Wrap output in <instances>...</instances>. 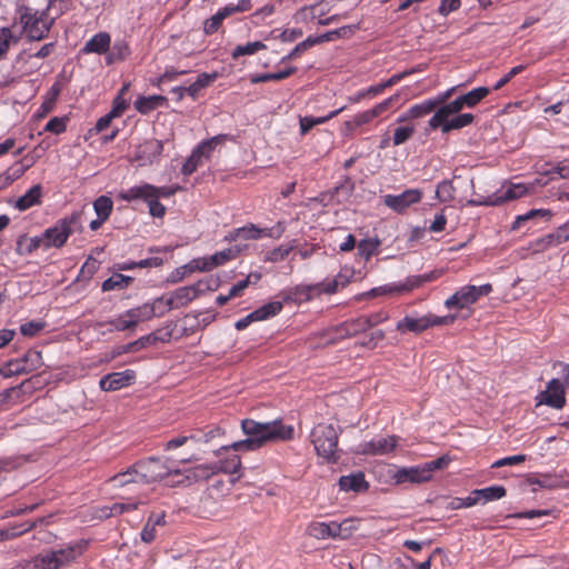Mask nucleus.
<instances>
[{
  "label": "nucleus",
  "instance_id": "nucleus-38",
  "mask_svg": "<svg viewBox=\"0 0 569 569\" xmlns=\"http://www.w3.org/2000/svg\"><path fill=\"white\" fill-rule=\"evenodd\" d=\"M131 278L121 273H114L102 282L103 291H111L114 289H124L131 282Z\"/></svg>",
  "mask_w": 569,
  "mask_h": 569
},
{
  "label": "nucleus",
  "instance_id": "nucleus-30",
  "mask_svg": "<svg viewBox=\"0 0 569 569\" xmlns=\"http://www.w3.org/2000/svg\"><path fill=\"white\" fill-rule=\"evenodd\" d=\"M142 501L134 500L129 502H116L111 507H103L100 511V518H109L112 516L122 515L123 512L136 510Z\"/></svg>",
  "mask_w": 569,
  "mask_h": 569
},
{
  "label": "nucleus",
  "instance_id": "nucleus-4",
  "mask_svg": "<svg viewBox=\"0 0 569 569\" xmlns=\"http://www.w3.org/2000/svg\"><path fill=\"white\" fill-rule=\"evenodd\" d=\"M240 248L231 247L222 251L216 252L210 257L192 259L187 264L177 269L176 273L178 278L173 279V281L182 280L186 276L196 271L207 272L219 266H223L226 262L234 259L240 253Z\"/></svg>",
  "mask_w": 569,
  "mask_h": 569
},
{
  "label": "nucleus",
  "instance_id": "nucleus-32",
  "mask_svg": "<svg viewBox=\"0 0 569 569\" xmlns=\"http://www.w3.org/2000/svg\"><path fill=\"white\" fill-rule=\"evenodd\" d=\"M396 328L401 333H406V332L420 333L426 330V323H425L423 317H421V318L405 317L401 321H399L397 323Z\"/></svg>",
  "mask_w": 569,
  "mask_h": 569
},
{
  "label": "nucleus",
  "instance_id": "nucleus-56",
  "mask_svg": "<svg viewBox=\"0 0 569 569\" xmlns=\"http://www.w3.org/2000/svg\"><path fill=\"white\" fill-rule=\"evenodd\" d=\"M549 216H551V212L547 209H532L525 214L518 216L512 228L517 229L520 227V224L522 222L533 219L536 217H549Z\"/></svg>",
  "mask_w": 569,
  "mask_h": 569
},
{
  "label": "nucleus",
  "instance_id": "nucleus-24",
  "mask_svg": "<svg viewBox=\"0 0 569 569\" xmlns=\"http://www.w3.org/2000/svg\"><path fill=\"white\" fill-rule=\"evenodd\" d=\"M339 487L343 491L361 492L367 490L368 482L362 472L342 476L339 479Z\"/></svg>",
  "mask_w": 569,
  "mask_h": 569
},
{
  "label": "nucleus",
  "instance_id": "nucleus-31",
  "mask_svg": "<svg viewBox=\"0 0 569 569\" xmlns=\"http://www.w3.org/2000/svg\"><path fill=\"white\" fill-rule=\"evenodd\" d=\"M228 139L227 134H218L208 140L202 141L196 150L201 154L204 160L210 159L212 151L218 147L222 146Z\"/></svg>",
  "mask_w": 569,
  "mask_h": 569
},
{
  "label": "nucleus",
  "instance_id": "nucleus-29",
  "mask_svg": "<svg viewBox=\"0 0 569 569\" xmlns=\"http://www.w3.org/2000/svg\"><path fill=\"white\" fill-rule=\"evenodd\" d=\"M439 106V101L436 100H426L421 103L412 106L409 110L407 116H402L398 119V121H405L408 118H420L426 114H429L432 112L437 107Z\"/></svg>",
  "mask_w": 569,
  "mask_h": 569
},
{
  "label": "nucleus",
  "instance_id": "nucleus-19",
  "mask_svg": "<svg viewBox=\"0 0 569 569\" xmlns=\"http://www.w3.org/2000/svg\"><path fill=\"white\" fill-rule=\"evenodd\" d=\"M398 97L399 94L389 97L383 101L377 103L373 108L356 114L353 117L355 123L358 124L359 127L370 123L375 118L380 117L381 114L387 112L391 108V106L397 101Z\"/></svg>",
  "mask_w": 569,
  "mask_h": 569
},
{
  "label": "nucleus",
  "instance_id": "nucleus-23",
  "mask_svg": "<svg viewBox=\"0 0 569 569\" xmlns=\"http://www.w3.org/2000/svg\"><path fill=\"white\" fill-rule=\"evenodd\" d=\"M111 38L107 32H99L86 42L82 51L84 53L102 54L110 48Z\"/></svg>",
  "mask_w": 569,
  "mask_h": 569
},
{
  "label": "nucleus",
  "instance_id": "nucleus-43",
  "mask_svg": "<svg viewBox=\"0 0 569 569\" xmlns=\"http://www.w3.org/2000/svg\"><path fill=\"white\" fill-rule=\"evenodd\" d=\"M296 248V243L281 244L267 252L264 260L269 262H279L284 260L289 253Z\"/></svg>",
  "mask_w": 569,
  "mask_h": 569
},
{
  "label": "nucleus",
  "instance_id": "nucleus-54",
  "mask_svg": "<svg viewBox=\"0 0 569 569\" xmlns=\"http://www.w3.org/2000/svg\"><path fill=\"white\" fill-rule=\"evenodd\" d=\"M138 199H141L148 203L149 212L152 217L162 218L164 216L166 207L158 201L159 199L157 197H138Z\"/></svg>",
  "mask_w": 569,
  "mask_h": 569
},
{
  "label": "nucleus",
  "instance_id": "nucleus-12",
  "mask_svg": "<svg viewBox=\"0 0 569 569\" xmlns=\"http://www.w3.org/2000/svg\"><path fill=\"white\" fill-rule=\"evenodd\" d=\"M396 436H378L369 441L361 442L356 452L359 455L383 456L392 452L398 446Z\"/></svg>",
  "mask_w": 569,
  "mask_h": 569
},
{
  "label": "nucleus",
  "instance_id": "nucleus-11",
  "mask_svg": "<svg viewBox=\"0 0 569 569\" xmlns=\"http://www.w3.org/2000/svg\"><path fill=\"white\" fill-rule=\"evenodd\" d=\"M178 190H180L179 186L173 187H154L149 183H143L140 186H134L129 188L128 190L121 192V199L126 201L137 200L138 197H157L159 198H168L173 196Z\"/></svg>",
  "mask_w": 569,
  "mask_h": 569
},
{
  "label": "nucleus",
  "instance_id": "nucleus-9",
  "mask_svg": "<svg viewBox=\"0 0 569 569\" xmlns=\"http://www.w3.org/2000/svg\"><path fill=\"white\" fill-rule=\"evenodd\" d=\"M79 219L80 213H73L69 219L60 220L53 227L47 229L42 234L44 238V249L63 246L72 232L71 226Z\"/></svg>",
  "mask_w": 569,
  "mask_h": 569
},
{
  "label": "nucleus",
  "instance_id": "nucleus-58",
  "mask_svg": "<svg viewBox=\"0 0 569 569\" xmlns=\"http://www.w3.org/2000/svg\"><path fill=\"white\" fill-rule=\"evenodd\" d=\"M340 278H341V274H338V277L336 279H333L332 281H329L327 283H319L317 286L310 287V290L317 291L318 293H320V292L335 293L338 290Z\"/></svg>",
  "mask_w": 569,
  "mask_h": 569
},
{
  "label": "nucleus",
  "instance_id": "nucleus-53",
  "mask_svg": "<svg viewBox=\"0 0 569 569\" xmlns=\"http://www.w3.org/2000/svg\"><path fill=\"white\" fill-rule=\"evenodd\" d=\"M415 133L413 126L398 127L393 133V146H400L409 140Z\"/></svg>",
  "mask_w": 569,
  "mask_h": 569
},
{
  "label": "nucleus",
  "instance_id": "nucleus-5",
  "mask_svg": "<svg viewBox=\"0 0 569 569\" xmlns=\"http://www.w3.org/2000/svg\"><path fill=\"white\" fill-rule=\"evenodd\" d=\"M17 21L21 27L22 34L28 40L40 41L48 36L56 18L50 14L17 12Z\"/></svg>",
  "mask_w": 569,
  "mask_h": 569
},
{
  "label": "nucleus",
  "instance_id": "nucleus-26",
  "mask_svg": "<svg viewBox=\"0 0 569 569\" xmlns=\"http://www.w3.org/2000/svg\"><path fill=\"white\" fill-rule=\"evenodd\" d=\"M369 330L367 318L360 316L356 319L343 322L339 328L341 338L357 336Z\"/></svg>",
  "mask_w": 569,
  "mask_h": 569
},
{
  "label": "nucleus",
  "instance_id": "nucleus-14",
  "mask_svg": "<svg viewBox=\"0 0 569 569\" xmlns=\"http://www.w3.org/2000/svg\"><path fill=\"white\" fill-rule=\"evenodd\" d=\"M422 198V192L419 189H408L401 194H387L383 202L387 207L397 212L405 211L411 204L418 203Z\"/></svg>",
  "mask_w": 569,
  "mask_h": 569
},
{
  "label": "nucleus",
  "instance_id": "nucleus-27",
  "mask_svg": "<svg viewBox=\"0 0 569 569\" xmlns=\"http://www.w3.org/2000/svg\"><path fill=\"white\" fill-rule=\"evenodd\" d=\"M219 472L218 463H206L194 467L188 471L186 479L188 481L207 480Z\"/></svg>",
  "mask_w": 569,
  "mask_h": 569
},
{
  "label": "nucleus",
  "instance_id": "nucleus-16",
  "mask_svg": "<svg viewBox=\"0 0 569 569\" xmlns=\"http://www.w3.org/2000/svg\"><path fill=\"white\" fill-rule=\"evenodd\" d=\"M566 397L562 383L558 379H552L547 389L539 395V405H547L556 409L565 406Z\"/></svg>",
  "mask_w": 569,
  "mask_h": 569
},
{
  "label": "nucleus",
  "instance_id": "nucleus-55",
  "mask_svg": "<svg viewBox=\"0 0 569 569\" xmlns=\"http://www.w3.org/2000/svg\"><path fill=\"white\" fill-rule=\"evenodd\" d=\"M161 301H163V298H157L152 303H144L140 307H137L140 320L147 321L152 319L156 316L157 305Z\"/></svg>",
  "mask_w": 569,
  "mask_h": 569
},
{
  "label": "nucleus",
  "instance_id": "nucleus-61",
  "mask_svg": "<svg viewBox=\"0 0 569 569\" xmlns=\"http://www.w3.org/2000/svg\"><path fill=\"white\" fill-rule=\"evenodd\" d=\"M315 46V41L311 40V37H308L306 40H303L302 42L298 43L293 50L287 56L284 57L282 60H292L295 59L296 57H298L300 53H302L303 51H306L307 49H309L310 47Z\"/></svg>",
  "mask_w": 569,
  "mask_h": 569
},
{
  "label": "nucleus",
  "instance_id": "nucleus-33",
  "mask_svg": "<svg viewBox=\"0 0 569 569\" xmlns=\"http://www.w3.org/2000/svg\"><path fill=\"white\" fill-rule=\"evenodd\" d=\"M167 99L163 96L141 97L136 101V108L141 113H148L151 110L162 106Z\"/></svg>",
  "mask_w": 569,
  "mask_h": 569
},
{
  "label": "nucleus",
  "instance_id": "nucleus-39",
  "mask_svg": "<svg viewBox=\"0 0 569 569\" xmlns=\"http://www.w3.org/2000/svg\"><path fill=\"white\" fill-rule=\"evenodd\" d=\"M99 327H107L108 332H112L114 330L117 331H124L132 328V322L129 321V319L126 317V312L121 313L119 317L111 321L107 322H99Z\"/></svg>",
  "mask_w": 569,
  "mask_h": 569
},
{
  "label": "nucleus",
  "instance_id": "nucleus-8",
  "mask_svg": "<svg viewBox=\"0 0 569 569\" xmlns=\"http://www.w3.org/2000/svg\"><path fill=\"white\" fill-rule=\"evenodd\" d=\"M491 291L492 287L489 283L479 287L465 286L445 301V307L448 309H465L475 303L480 297L487 296Z\"/></svg>",
  "mask_w": 569,
  "mask_h": 569
},
{
  "label": "nucleus",
  "instance_id": "nucleus-44",
  "mask_svg": "<svg viewBox=\"0 0 569 569\" xmlns=\"http://www.w3.org/2000/svg\"><path fill=\"white\" fill-rule=\"evenodd\" d=\"M34 527L33 522L23 523L20 526H13L8 529L0 530V542L11 540L19 537L20 535L30 531Z\"/></svg>",
  "mask_w": 569,
  "mask_h": 569
},
{
  "label": "nucleus",
  "instance_id": "nucleus-59",
  "mask_svg": "<svg viewBox=\"0 0 569 569\" xmlns=\"http://www.w3.org/2000/svg\"><path fill=\"white\" fill-rule=\"evenodd\" d=\"M12 41V33L8 28L0 29V59L7 53Z\"/></svg>",
  "mask_w": 569,
  "mask_h": 569
},
{
  "label": "nucleus",
  "instance_id": "nucleus-28",
  "mask_svg": "<svg viewBox=\"0 0 569 569\" xmlns=\"http://www.w3.org/2000/svg\"><path fill=\"white\" fill-rule=\"evenodd\" d=\"M41 196H42L41 186L36 184L17 200L16 208H18L20 211H24V210L31 208L32 206L39 203Z\"/></svg>",
  "mask_w": 569,
  "mask_h": 569
},
{
  "label": "nucleus",
  "instance_id": "nucleus-10",
  "mask_svg": "<svg viewBox=\"0 0 569 569\" xmlns=\"http://www.w3.org/2000/svg\"><path fill=\"white\" fill-rule=\"evenodd\" d=\"M204 282L198 281L194 284L180 287L170 292L167 297H162L167 310L180 309L194 300L203 291Z\"/></svg>",
  "mask_w": 569,
  "mask_h": 569
},
{
  "label": "nucleus",
  "instance_id": "nucleus-34",
  "mask_svg": "<svg viewBox=\"0 0 569 569\" xmlns=\"http://www.w3.org/2000/svg\"><path fill=\"white\" fill-rule=\"evenodd\" d=\"M267 46L261 41L248 42L246 44L237 46L231 52L232 59L237 60L242 56H252L258 51L264 50Z\"/></svg>",
  "mask_w": 569,
  "mask_h": 569
},
{
  "label": "nucleus",
  "instance_id": "nucleus-6",
  "mask_svg": "<svg viewBox=\"0 0 569 569\" xmlns=\"http://www.w3.org/2000/svg\"><path fill=\"white\" fill-rule=\"evenodd\" d=\"M502 189L491 196L483 197L476 194L475 198L467 201L469 206H499L505 201L515 200L530 193V187L525 183H508Z\"/></svg>",
  "mask_w": 569,
  "mask_h": 569
},
{
  "label": "nucleus",
  "instance_id": "nucleus-22",
  "mask_svg": "<svg viewBox=\"0 0 569 569\" xmlns=\"http://www.w3.org/2000/svg\"><path fill=\"white\" fill-rule=\"evenodd\" d=\"M56 0H18L17 12L50 14Z\"/></svg>",
  "mask_w": 569,
  "mask_h": 569
},
{
  "label": "nucleus",
  "instance_id": "nucleus-37",
  "mask_svg": "<svg viewBox=\"0 0 569 569\" xmlns=\"http://www.w3.org/2000/svg\"><path fill=\"white\" fill-rule=\"evenodd\" d=\"M282 302L272 301L253 311L256 320L261 321L278 315L282 310Z\"/></svg>",
  "mask_w": 569,
  "mask_h": 569
},
{
  "label": "nucleus",
  "instance_id": "nucleus-48",
  "mask_svg": "<svg viewBox=\"0 0 569 569\" xmlns=\"http://www.w3.org/2000/svg\"><path fill=\"white\" fill-rule=\"evenodd\" d=\"M129 52V46L124 41H117L107 57V62L111 64L114 61L123 60Z\"/></svg>",
  "mask_w": 569,
  "mask_h": 569
},
{
  "label": "nucleus",
  "instance_id": "nucleus-64",
  "mask_svg": "<svg viewBox=\"0 0 569 569\" xmlns=\"http://www.w3.org/2000/svg\"><path fill=\"white\" fill-rule=\"evenodd\" d=\"M23 361L28 365L29 370H34L41 362V353L36 350H30L24 355Z\"/></svg>",
  "mask_w": 569,
  "mask_h": 569
},
{
  "label": "nucleus",
  "instance_id": "nucleus-52",
  "mask_svg": "<svg viewBox=\"0 0 569 569\" xmlns=\"http://www.w3.org/2000/svg\"><path fill=\"white\" fill-rule=\"evenodd\" d=\"M217 463L219 472L222 471L226 473H237L241 468V460L237 455H233L232 457Z\"/></svg>",
  "mask_w": 569,
  "mask_h": 569
},
{
  "label": "nucleus",
  "instance_id": "nucleus-49",
  "mask_svg": "<svg viewBox=\"0 0 569 569\" xmlns=\"http://www.w3.org/2000/svg\"><path fill=\"white\" fill-rule=\"evenodd\" d=\"M204 159L199 154V152L194 149L190 157L187 159V161L182 166V173L184 176H190L193 173L198 167L203 164Z\"/></svg>",
  "mask_w": 569,
  "mask_h": 569
},
{
  "label": "nucleus",
  "instance_id": "nucleus-25",
  "mask_svg": "<svg viewBox=\"0 0 569 569\" xmlns=\"http://www.w3.org/2000/svg\"><path fill=\"white\" fill-rule=\"evenodd\" d=\"M472 121H473L472 113L455 114L451 117H446L445 120L439 124L438 128H441V131L443 133H448L451 130L462 129V128L471 124Z\"/></svg>",
  "mask_w": 569,
  "mask_h": 569
},
{
  "label": "nucleus",
  "instance_id": "nucleus-21",
  "mask_svg": "<svg viewBox=\"0 0 569 569\" xmlns=\"http://www.w3.org/2000/svg\"><path fill=\"white\" fill-rule=\"evenodd\" d=\"M336 521H312L306 528V533L315 539H335Z\"/></svg>",
  "mask_w": 569,
  "mask_h": 569
},
{
  "label": "nucleus",
  "instance_id": "nucleus-1",
  "mask_svg": "<svg viewBox=\"0 0 569 569\" xmlns=\"http://www.w3.org/2000/svg\"><path fill=\"white\" fill-rule=\"evenodd\" d=\"M241 429L247 438L236 441L230 446L221 447L216 451V455L229 449L234 451H254L268 442L290 440L293 437V428L283 425L280 420L258 422L252 419H244L241 421Z\"/></svg>",
  "mask_w": 569,
  "mask_h": 569
},
{
  "label": "nucleus",
  "instance_id": "nucleus-41",
  "mask_svg": "<svg viewBox=\"0 0 569 569\" xmlns=\"http://www.w3.org/2000/svg\"><path fill=\"white\" fill-rule=\"evenodd\" d=\"M297 68L290 67L283 71L270 72L251 78L252 83L267 82V81H280L293 74Z\"/></svg>",
  "mask_w": 569,
  "mask_h": 569
},
{
  "label": "nucleus",
  "instance_id": "nucleus-63",
  "mask_svg": "<svg viewBox=\"0 0 569 569\" xmlns=\"http://www.w3.org/2000/svg\"><path fill=\"white\" fill-rule=\"evenodd\" d=\"M46 131L59 134L66 130V122L62 118H52L44 127Z\"/></svg>",
  "mask_w": 569,
  "mask_h": 569
},
{
  "label": "nucleus",
  "instance_id": "nucleus-15",
  "mask_svg": "<svg viewBox=\"0 0 569 569\" xmlns=\"http://www.w3.org/2000/svg\"><path fill=\"white\" fill-rule=\"evenodd\" d=\"M136 380V372L127 369L112 372L101 378L99 386L103 391H116L132 385Z\"/></svg>",
  "mask_w": 569,
  "mask_h": 569
},
{
  "label": "nucleus",
  "instance_id": "nucleus-17",
  "mask_svg": "<svg viewBox=\"0 0 569 569\" xmlns=\"http://www.w3.org/2000/svg\"><path fill=\"white\" fill-rule=\"evenodd\" d=\"M162 150V142L157 139H151L137 147L132 160L137 161L140 166L151 164L156 159H158Z\"/></svg>",
  "mask_w": 569,
  "mask_h": 569
},
{
  "label": "nucleus",
  "instance_id": "nucleus-47",
  "mask_svg": "<svg viewBox=\"0 0 569 569\" xmlns=\"http://www.w3.org/2000/svg\"><path fill=\"white\" fill-rule=\"evenodd\" d=\"M27 371L30 370L28 368V365H26V362L23 361V359L11 360L1 369V375L3 377H11Z\"/></svg>",
  "mask_w": 569,
  "mask_h": 569
},
{
  "label": "nucleus",
  "instance_id": "nucleus-13",
  "mask_svg": "<svg viewBox=\"0 0 569 569\" xmlns=\"http://www.w3.org/2000/svg\"><path fill=\"white\" fill-rule=\"evenodd\" d=\"M283 232V228H281L280 223L278 224L277 233H273L271 229H261L256 224H247L244 227L238 228L229 233L228 239L231 241L237 240H257L261 237H274L279 238Z\"/></svg>",
  "mask_w": 569,
  "mask_h": 569
},
{
  "label": "nucleus",
  "instance_id": "nucleus-42",
  "mask_svg": "<svg viewBox=\"0 0 569 569\" xmlns=\"http://www.w3.org/2000/svg\"><path fill=\"white\" fill-rule=\"evenodd\" d=\"M113 202L107 196H100L93 202V209L98 217L102 220H107L112 211Z\"/></svg>",
  "mask_w": 569,
  "mask_h": 569
},
{
  "label": "nucleus",
  "instance_id": "nucleus-36",
  "mask_svg": "<svg viewBox=\"0 0 569 569\" xmlns=\"http://www.w3.org/2000/svg\"><path fill=\"white\" fill-rule=\"evenodd\" d=\"M381 241L378 238L362 239L358 243V254L368 261L380 247Z\"/></svg>",
  "mask_w": 569,
  "mask_h": 569
},
{
  "label": "nucleus",
  "instance_id": "nucleus-50",
  "mask_svg": "<svg viewBox=\"0 0 569 569\" xmlns=\"http://www.w3.org/2000/svg\"><path fill=\"white\" fill-rule=\"evenodd\" d=\"M558 244H560V241L553 231V232L546 234L545 237L538 239L533 243V250L536 252H542V251H546L549 248L556 247Z\"/></svg>",
  "mask_w": 569,
  "mask_h": 569
},
{
  "label": "nucleus",
  "instance_id": "nucleus-35",
  "mask_svg": "<svg viewBox=\"0 0 569 569\" xmlns=\"http://www.w3.org/2000/svg\"><path fill=\"white\" fill-rule=\"evenodd\" d=\"M218 78V73L217 72H212V73H207V72H203L201 74L198 76L197 80L190 84L188 88H187V93L193 98L197 97L198 92L209 86L211 82H213L216 79Z\"/></svg>",
  "mask_w": 569,
  "mask_h": 569
},
{
  "label": "nucleus",
  "instance_id": "nucleus-57",
  "mask_svg": "<svg viewBox=\"0 0 569 569\" xmlns=\"http://www.w3.org/2000/svg\"><path fill=\"white\" fill-rule=\"evenodd\" d=\"M449 462H450V458L448 456H442L436 460L426 462L425 467L429 473L430 479L432 478L433 471L446 468L449 465Z\"/></svg>",
  "mask_w": 569,
  "mask_h": 569
},
{
  "label": "nucleus",
  "instance_id": "nucleus-18",
  "mask_svg": "<svg viewBox=\"0 0 569 569\" xmlns=\"http://www.w3.org/2000/svg\"><path fill=\"white\" fill-rule=\"evenodd\" d=\"M393 480L396 483H421L430 480L429 473L426 470L425 463L421 466L409 467V468H400L393 475Z\"/></svg>",
  "mask_w": 569,
  "mask_h": 569
},
{
  "label": "nucleus",
  "instance_id": "nucleus-62",
  "mask_svg": "<svg viewBox=\"0 0 569 569\" xmlns=\"http://www.w3.org/2000/svg\"><path fill=\"white\" fill-rule=\"evenodd\" d=\"M44 325L40 321H30L27 323H23L20 327V331L23 336L32 337L37 335L40 330H42Z\"/></svg>",
  "mask_w": 569,
  "mask_h": 569
},
{
  "label": "nucleus",
  "instance_id": "nucleus-3",
  "mask_svg": "<svg viewBox=\"0 0 569 569\" xmlns=\"http://www.w3.org/2000/svg\"><path fill=\"white\" fill-rule=\"evenodd\" d=\"M311 442L319 457L327 462H336L339 459V433L331 423H318L311 431Z\"/></svg>",
  "mask_w": 569,
  "mask_h": 569
},
{
  "label": "nucleus",
  "instance_id": "nucleus-20",
  "mask_svg": "<svg viewBox=\"0 0 569 569\" xmlns=\"http://www.w3.org/2000/svg\"><path fill=\"white\" fill-rule=\"evenodd\" d=\"M466 107L462 100V96L457 98L456 100L440 107L435 114L429 120V127L431 129H437L439 124L445 120L446 117H451L457 114Z\"/></svg>",
  "mask_w": 569,
  "mask_h": 569
},
{
  "label": "nucleus",
  "instance_id": "nucleus-45",
  "mask_svg": "<svg viewBox=\"0 0 569 569\" xmlns=\"http://www.w3.org/2000/svg\"><path fill=\"white\" fill-rule=\"evenodd\" d=\"M489 91L490 90L486 87L476 88L462 96L463 103L466 104V107L472 108L478 102H480L485 97H487Z\"/></svg>",
  "mask_w": 569,
  "mask_h": 569
},
{
  "label": "nucleus",
  "instance_id": "nucleus-40",
  "mask_svg": "<svg viewBox=\"0 0 569 569\" xmlns=\"http://www.w3.org/2000/svg\"><path fill=\"white\" fill-rule=\"evenodd\" d=\"M475 495L480 496L485 502L498 500L506 496V489L502 486H491L483 489H476Z\"/></svg>",
  "mask_w": 569,
  "mask_h": 569
},
{
  "label": "nucleus",
  "instance_id": "nucleus-46",
  "mask_svg": "<svg viewBox=\"0 0 569 569\" xmlns=\"http://www.w3.org/2000/svg\"><path fill=\"white\" fill-rule=\"evenodd\" d=\"M357 530L352 519H345L342 522H336L335 539H348Z\"/></svg>",
  "mask_w": 569,
  "mask_h": 569
},
{
  "label": "nucleus",
  "instance_id": "nucleus-2",
  "mask_svg": "<svg viewBox=\"0 0 569 569\" xmlns=\"http://www.w3.org/2000/svg\"><path fill=\"white\" fill-rule=\"evenodd\" d=\"M170 473H179L160 459L151 458L147 461L137 463L126 472L118 473L111 479L114 487H126L129 485H147L161 480Z\"/></svg>",
  "mask_w": 569,
  "mask_h": 569
},
{
  "label": "nucleus",
  "instance_id": "nucleus-51",
  "mask_svg": "<svg viewBox=\"0 0 569 569\" xmlns=\"http://www.w3.org/2000/svg\"><path fill=\"white\" fill-rule=\"evenodd\" d=\"M437 198L442 202L451 201L455 198V187L451 181L440 182L436 190Z\"/></svg>",
  "mask_w": 569,
  "mask_h": 569
},
{
  "label": "nucleus",
  "instance_id": "nucleus-7",
  "mask_svg": "<svg viewBox=\"0 0 569 569\" xmlns=\"http://www.w3.org/2000/svg\"><path fill=\"white\" fill-rule=\"evenodd\" d=\"M87 542L80 541L66 548L42 553L47 569H62L73 562L86 549Z\"/></svg>",
  "mask_w": 569,
  "mask_h": 569
},
{
  "label": "nucleus",
  "instance_id": "nucleus-60",
  "mask_svg": "<svg viewBox=\"0 0 569 569\" xmlns=\"http://www.w3.org/2000/svg\"><path fill=\"white\" fill-rule=\"evenodd\" d=\"M43 556L40 553L31 560L19 563L14 569H47L46 565H43Z\"/></svg>",
  "mask_w": 569,
  "mask_h": 569
}]
</instances>
